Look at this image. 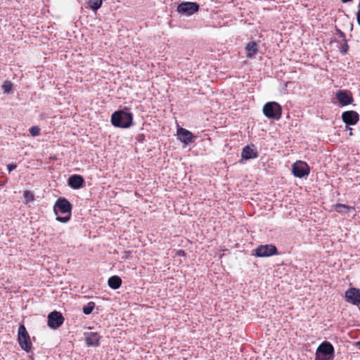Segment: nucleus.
Listing matches in <instances>:
<instances>
[{"label": "nucleus", "instance_id": "obj_1", "mask_svg": "<svg viewBox=\"0 0 360 360\" xmlns=\"http://www.w3.org/2000/svg\"><path fill=\"white\" fill-rule=\"evenodd\" d=\"M72 205L70 202L64 198H58L53 207V211L56 215V219L62 223L68 222L72 214Z\"/></svg>", "mask_w": 360, "mask_h": 360}, {"label": "nucleus", "instance_id": "obj_2", "mask_svg": "<svg viewBox=\"0 0 360 360\" xmlns=\"http://www.w3.org/2000/svg\"><path fill=\"white\" fill-rule=\"evenodd\" d=\"M132 122L133 115L127 111L117 110L111 115V123L116 127L129 128L131 126Z\"/></svg>", "mask_w": 360, "mask_h": 360}, {"label": "nucleus", "instance_id": "obj_3", "mask_svg": "<svg viewBox=\"0 0 360 360\" xmlns=\"http://www.w3.org/2000/svg\"><path fill=\"white\" fill-rule=\"evenodd\" d=\"M264 115L269 119L278 120L282 114L281 106L276 102L271 101L266 103L262 109Z\"/></svg>", "mask_w": 360, "mask_h": 360}, {"label": "nucleus", "instance_id": "obj_4", "mask_svg": "<svg viewBox=\"0 0 360 360\" xmlns=\"http://www.w3.org/2000/svg\"><path fill=\"white\" fill-rule=\"evenodd\" d=\"M334 348L328 342L321 343L316 352V360H332Z\"/></svg>", "mask_w": 360, "mask_h": 360}, {"label": "nucleus", "instance_id": "obj_5", "mask_svg": "<svg viewBox=\"0 0 360 360\" xmlns=\"http://www.w3.org/2000/svg\"><path fill=\"white\" fill-rule=\"evenodd\" d=\"M18 342L22 349L27 352H30L32 347V342L30 335L23 325H21L18 328Z\"/></svg>", "mask_w": 360, "mask_h": 360}, {"label": "nucleus", "instance_id": "obj_6", "mask_svg": "<svg viewBox=\"0 0 360 360\" xmlns=\"http://www.w3.org/2000/svg\"><path fill=\"white\" fill-rule=\"evenodd\" d=\"M292 171L294 176L302 178L308 176L309 173V165L303 161H297L292 166Z\"/></svg>", "mask_w": 360, "mask_h": 360}, {"label": "nucleus", "instance_id": "obj_7", "mask_svg": "<svg viewBox=\"0 0 360 360\" xmlns=\"http://www.w3.org/2000/svg\"><path fill=\"white\" fill-rule=\"evenodd\" d=\"M254 255L258 257H270L277 254V249L274 245H263L257 248L255 250Z\"/></svg>", "mask_w": 360, "mask_h": 360}, {"label": "nucleus", "instance_id": "obj_8", "mask_svg": "<svg viewBox=\"0 0 360 360\" xmlns=\"http://www.w3.org/2000/svg\"><path fill=\"white\" fill-rule=\"evenodd\" d=\"M64 321V318L60 312L54 311L48 316V325L50 328L56 329L59 328Z\"/></svg>", "mask_w": 360, "mask_h": 360}, {"label": "nucleus", "instance_id": "obj_9", "mask_svg": "<svg viewBox=\"0 0 360 360\" xmlns=\"http://www.w3.org/2000/svg\"><path fill=\"white\" fill-rule=\"evenodd\" d=\"M345 299L354 305L360 304V289L351 288L345 292Z\"/></svg>", "mask_w": 360, "mask_h": 360}, {"label": "nucleus", "instance_id": "obj_10", "mask_svg": "<svg viewBox=\"0 0 360 360\" xmlns=\"http://www.w3.org/2000/svg\"><path fill=\"white\" fill-rule=\"evenodd\" d=\"M336 98L341 105L345 106L352 104L354 101L352 94L347 90H340L336 93Z\"/></svg>", "mask_w": 360, "mask_h": 360}, {"label": "nucleus", "instance_id": "obj_11", "mask_svg": "<svg viewBox=\"0 0 360 360\" xmlns=\"http://www.w3.org/2000/svg\"><path fill=\"white\" fill-rule=\"evenodd\" d=\"M198 8L199 6L196 3L184 2L178 6L177 11L181 13L192 15L195 12L198 11Z\"/></svg>", "mask_w": 360, "mask_h": 360}, {"label": "nucleus", "instance_id": "obj_12", "mask_svg": "<svg viewBox=\"0 0 360 360\" xmlns=\"http://www.w3.org/2000/svg\"><path fill=\"white\" fill-rule=\"evenodd\" d=\"M176 135L178 139L186 145L193 142L195 140V136L190 131L182 127L177 129Z\"/></svg>", "mask_w": 360, "mask_h": 360}, {"label": "nucleus", "instance_id": "obj_13", "mask_svg": "<svg viewBox=\"0 0 360 360\" xmlns=\"http://www.w3.org/2000/svg\"><path fill=\"white\" fill-rule=\"evenodd\" d=\"M342 120L347 125H354L359 120V115L354 110H348L342 112Z\"/></svg>", "mask_w": 360, "mask_h": 360}, {"label": "nucleus", "instance_id": "obj_14", "mask_svg": "<svg viewBox=\"0 0 360 360\" xmlns=\"http://www.w3.org/2000/svg\"><path fill=\"white\" fill-rule=\"evenodd\" d=\"M84 179L80 175H72L68 179V184L74 189H78L82 186Z\"/></svg>", "mask_w": 360, "mask_h": 360}, {"label": "nucleus", "instance_id": "obj_15", "mask_svg": "<svg viewBox=\"0 0 360 360\" xmlns=\"http://www.w3.org/2000/svg\"><path fill=\"white\" fill-rule=\"evenodd\" d=\"M100 336L96 333H89L86 335V343L88 346H98Z\"/></svg>", "mask_w": 360, "mask_h": 360}, {"label": "nucleus", "instance_id": "obj_16", "mask_svg": "<svg viewBox=\"0 0 360 360\" xmlns=\"http://www.w3.org/2000/svg\"><path fill=\"white\" fill-rule=\"evenodd\" d=\"M242 157L246 160L256 158L257 157V152L253 148L247 146L243 149Z\"/></svg>", "mask_w": 360, "mask_h": 360}, {"label": "nucleus", "instance_id": "obj_17", "mask_svg": "<svg viewBox=\"0 0 360 360\" xmlns=\"http://www.w3.org/2000/svg\"><path fill=\"white\" fill-rule=\"evenodd\" d=\"M248 58H252L258 52V46L256 42L250 41L245 46Z\"/></svg>", "mask_w": 360, "mask_h": 360}, {"label": "nucleus", "instance_id": "obj_18", "mask_svg": "<svg viewBox=\"0 0 360 360\" xmlns=\"http://www.w3.org/2000/svg\"><path fill=\"white\" fill-rule=\"evenodd\" d=\"M108 285L114 290L119 288L122 284L121 278L117 276H111L108 279Z\"/></svg>", "mask_w": 360, "mask_h": 360}, {"label": "nucleus", "instance_id": "obj_19", "mask_svg": "<svg viewBox=\"0 0 360 360\" xmlns=\"http://www.w3.org/2000/svg\"><path fill=\"white\" fill-rule=\"evenodd\" d=\"M102 4H103V0H89V2L90 8L94 11H96L99 8H101V6H102Z\"/></svg>", "mask_w": 360, "mask_h": 360}, {"label": "nucleus", "instance_id": "obj_20", "mask_svg": "<svg viewBox=\"0 0 360 360\" xmlns=\"http://www.w3.org/2000/svg\"><path fill=\"white\" fill-rule=\"evenodd\" d=\"M335 210L338 212H347L349 211L350 207L344 204H337L335 205Z\"/></svg>", "mask_w": 360, "mask_h": 360}, {"label": "nucleus", "instance_id": "obj_21", "mask_svg": "<svg viewBox=\"0 0 360 360\" xmlns=\"http://www.w3.org/2000/svg\"><path fill=\"white\" fill-rule=\"evenodd\" d=\"M95 307V303L93 302H89L86 305H84L82 311L85 314H90Z\"/></svg>", "mask_w": 360, "mask_h": 360}, {"label": "nucleus", "instance_id": "obj_22", "mask_svg": "<svg viewBox=\"0 0 360 360\" xmlns=\"http://www.w3.org/2000/svg\"><path fill=\"white\" fill-rule=\"evenodd\" d=\"M23 195L27 202H32L34 200V195L30 191H24Z\"/></svg>", "mask_w": 360, "mask_h": 360}, {"label": "nucleus", "instance_id": "obj_23", "mask_svg": "<svg viewBox=\"0 0 360 360\" xmlns=\"http://www.w3.org/2000/svg\"><path fill=\"white\" fill-rule=\"evenodd\" d=\"M30 133L32 136H37L40 134V129L37 126H33L30 129Z\"/></svg>", "mask_w": 360, "mask_h": 360}, {"label": "nucleus", "instance_id": "obj_24", "mask_svg": "<svg viewBox=\"0 0 360 360\" xmlns=\"http://www.w3.org/2000/svg\"><path fill=\"white\" fill-rule=\"evenodd\" d=\"M12 84L10 82H6L2 86V89L5 93H9L12 89Z\"/></svg>", "mask_w": 360, "mask_h": 360}, {"label": "nucleus", "instance_id": "obj_25", "mask_svg": "<svg viewBox=\"0 0 360 360\" xmlns=\"http://www.w3.org/2000/svg\"><path fill=\"white\" fill-rule=\"evenodd\" d=\"M17 165L14 163H12V164H9L7 167H8V172H11L12 170L15 169L16 168Z\"/></svg>", "mask_w": 360, "mask_h": 360}, {"label": "nucleus", "instance_id": "obj_26", "mask_svg": "<svg viewBox=\"0 0 360 360\" xmlns=\"http://www.w3.org/2000/svg\"><path fill=\"white\" fill-rule=\"evenodd\" d=\"M356 19L358 24L360 25V4H359V11L356 13Z\"/></svg>", "mask_w": 360, "mask_h": 360}, {"label": "nucleus", "instance_id": "obj_27", "mask_svg": "<svg viewBox=\"0 0 360 360\" xmlns=\"http://www.w3.org/2000/svg\"><path fill=\"white\" fill-rule=\"evenodd\" d=\"M183 254H184V252H183V251H181V250H179V255H183Z\"/></svg>", "mask_w": 360, "mask_h": 360}]
</instances>
